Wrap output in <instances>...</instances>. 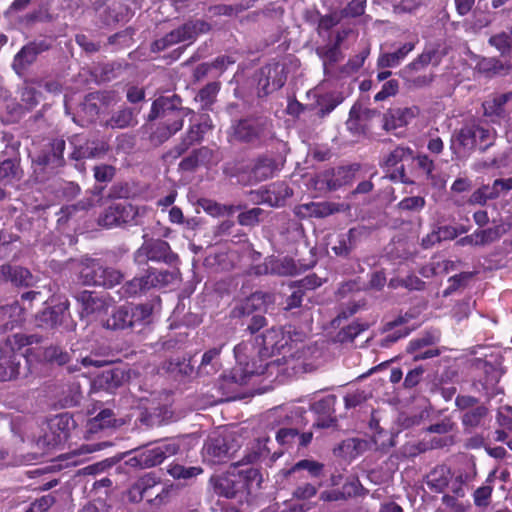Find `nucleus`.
<instances>
[{
	"mask_svg": "<svg viewBox=\"0 0 512 512\" xmlns=\"http://www.w3.org/2000/svg\"><path fill=\"white\" fill-rule=\"evenodd\" d=\"M252 345L249 343H240L234 348L236 365L229 376H223L220 388L223 394L235 392L236 386L246 385L253 376L264 374L266 371L270 374L274 372L283 373L287 376H293L306 371L305 362L300 354L290 355L263 363L262 360H250Z\"/></svg>",
	"mask_w": 512,
	"mask_h": 512,
	"instance_id": "1",
	"label": "nucleus"
},
{
	"mask_svg": "<svg viewBox=\"0 0 512 512\" xmlns=\"http://www.w3.org/2000/svg\"><path fill=\"white\" fill-rule=\"evenodd\" d=\"M192 111L181 106V99L177 95L159 97L151 107L148 120L162 119L163 122L151 134V141L159 145L182 129L184 118Z\"/></svg>",
	"mask_w": 512,
	"mask_h": 512,
	"instance_id": "2",
	"label": "nucleus"
},
{
	"mask_svg": "<svg viewBox=\"0 0 512 512\" xmlns=\"http://www.w3.org/2000/svg\"><path fill=\"white\" fill-rule=\"evenodd\" d=\"M497 133L493 128L486 127L480 122L467 121L451 136L450 149L457 159L466 158L476 148L487 150L496 140Z\"/></svg>",
	"mask_w": 512,
	"mask_h": 512,
	"instance_id": "3",
	"label": "nucleus"
},
{
	"mask_svg": "<svg viewBox=\"0 0 512 512\" xmlns=\"http://www.w3.org/2000/svg\"><path fill=\"white\" fill-rule=\"evenodd\" d=\"M179 449L180 445L176 440L164 441L152 448L137 451L126 463L132 468H150L177 454Z\"/></svg>",
	"mask_w": 512,
	"mask_h": 512,
	"instance_id": "4",
	"label": "nucleus"
},
{
	"mask_svg": "<svg viewBox=\"0 0 512 512\" xmlns=\"http://www.w3.org/2000/svg\"><path fill=\"white\" fill-rule=\"evenodd\" d=\"M149 261L174 265L178 262V256L172 252L168 242L161 239H148L135 251L134 262L138 266H145Z\"/></svg>",
	"mask_w": 512,
	"mask_h": 512,
	"instance_id": "5",
	"label": "nucleus"
},
{
	"mask_svg": "<svg viewBox=\"0 0 512 512\" xmlns=\"http://www.w3.org/2000/svg\"><path fill=\"white\" fill-rule=\"evenodd\" d=\"M210 29V24L203 20L189 21L163 38L156 40L153 47L155 50L161 51L180 42L194 41L198 35L205 34Z\"/></svg>",
	"mask_w": 512,
	"mask_h": 512,
	"instance_id": "6",
	"label": "nucleus"
},
{
	"mask_svg": "<svg viewBox=\"0 0 512 512\" xmlns=\"http://www.w3.org/2000/svg\"><path fill=\"white\" fill-rule=\"evenodd\" d=\"M290 341H301L303 334L292 330L291 327L285 330L269 329L263 334L255 337V344L258 346V354H272L276 351H280Z\"/></svg>",
	"mask_w": 512,
	"mask_h": 512,
	"instance_id": "7",
	"label": "nucleus"
},
{
	"mask_svg": "<svg viewBox=\"0 0 512 512\" xmlns=\"http://www.w3.org/2000/svg\"><path fill=\"white\" fill-rule=\"evenodd\" d=\"M130 203H117L109 206L99 218V224L111 228L122 224H138L137 218L144 212Z\"/></svg>",
	"mask_w": 512,
	"mask_h": 512,
	"instance_id": "8",
	"label": "nucleus"
},
{
	"mask_svg": "<svg viewBox=\"0 0 512 512\" xmlns=\"http://www.w3.org/2000/svg\"><path fill=\"white\" fill-rule=\"evenodd\" d=\"M76 299L80 304V316L88 321L95 320L105 314L110 306V300L104 295L91 291H82Z\"/></svg>",
	"mask_w": 512,
	"mask_h": 512,
	"instance_id": "9",
	"label": "nucleus"
},
{
	"mask_svg": "<svg viewBox=\"0 0 512 512\" xmlns=\"http://www.w3.org/2000/svg\"><path fill=\"white\" fill-rule=\"evenodd\" d=\"M52 40L49 38L36 39L29 42L15 55L13 60L14 70L20 74L29 65L35 62L37 56L50 49Z\"/></svg>",
	"mask_w": 512,
	"mask_h": 512,
	"instance_id": "10",
	"label": "nucleus"
},
{
	"mask_svg": "<svg viewBox=\"0 0 512 512\" xmlns=\"http://www.w3.org/2000/svg\"><path fill=\"white\" fill-rule=\"evenodd\" d=\"M225 437L217 435L209 437L202 448L203 460L209 464H218L229 459L233 451Z\"/></svg>",
	"mask_w": 512,
	"mask_h": 512,
	"instance_id": "11",
	"label": "nucleus"
},
{
	"mask_svg": "<svg viewBox=\"0 0 512 512\" xmlns=\"http://www.w3.org/2000/svg\"><path fill=\"white\" fill-rule=\"evenodd\" d=\"M260 73L261 77L259 78L258 86L264 95L283 87L287 79L285 68L279 63L263 67Z\"/></svg>",
	"mask_w": 512,
	"mask_h": 512,
	"instance_id": "12",
	"label": "nucleus"
},
{
	"mask_svg": "<svg viewBox=\"0 0 512 512\" xmlns=\"http://www.w3.org/2000/svg\"><path fill=\"white\" fill-rule=\"evenodd\" d=\"M345 210L344 204L334 202H310L298 207L297 214L302 217L324 218Z\"/></svg>",
	"mask_w": 512,
	"mask_h": 512,
	"instance_id": "13",
	"label": "nucleus"
},
{
	"mask_svg": "<svg viewBox=\"0 0 512 512\" xmlns=\"http://www.w3.org/2000/svg\"><path fill=\"white\" fill-rule=\"evenodd\" d=\"M212 481L215 493L226 498H233L244 489L243 482L233 472L212 478Z\"/></svg>",
	"mask_w": 512,
	"mask_h": 512,
	"instance_id": "14",
	"label": "nucleus"
},
{
	"mask_svg": "<svg viewBox=\"0 0 512 512\" xmlns=\"http://www.w3.org/2000/svg\"><path fill=\"white\" fill-rule=\"evenodd\" d=\"M419 114L417 107L397 108L384 116V128L387 131L395 130L408 125Z\"/></svg>",
	"mask_w": 512,
	"mask_h": 512,
	"instance_id": "15",
	"label": "nucleus"
},
{
	"mask_svg": "<svg viewBox=\"0 0 512 512\" xmlns=\"http://www.w3.org/2000/svg\"><path fill=\"white\" fill-rule=\"evenodd\" d=\"M71 419L68 415H58L49 421V429L52 437L45 436V441L50 446H57L67 440L69 436Z\"/></svg>",
	"mask_w": 512,
	"mask_h": 512,
	"instance_id": "16",
	"label": "nucleus"
},
{
	"mask_svg": "<svg viewBox=\"0 0 512 512\" xmlns=\"http://www.w3.org/2000/svg\"><path fill=\"white\" fill-rule=\"evenodd\" d=\"M67 310V303H59L51 308H46L37 315V325L42 328H55L63 323Z\"/></svg>",
	"mask_w": 512,
	"mask_h": 512,
	"instance_id": "17",
	"label": "nucleus"
},
{
	"mask_svg": "<svg viewBox=\"0 0 512 512\" xmlns=\"http://www.w3.org/2000/svg\"><path fill=\"white\" fill-rule=\"evenodd\" d=\"M350 171L345 167L327 170L317 176V183L325 186L328 190H336L350 182Z\"/></svg>",
	"mask_w": 512,
	"mask_h": 512,
	"instance_id": "18",
	"label": "nucleus"
},
{
	"mask_svg": "<svg viewBox=\"0 0 512 512\" xmlns=\"http://www.w3.org/2000/svg\"><path fill=\"white\" fill-rule=\"evenodd\" d=\"M24 355L20 353H3L0 356V381H10L20 374Z\"/></svg>",
	"mask_w": 512,
	"mask_h": 512,
	"instance_id": "19",
	"label": "nucleus"
},
{
	"mask_svg": "<svg viewBox=\"0 0 512 512\" xmlns=\"http://www.w3.org/2000/svg\"><path fill=\"white\" fill-rule=\"evenodd\" d=\"M512 93H505L494 96L483 103L484 115L488 117L503 118L507 115L509 108H512Z\"/></svg>",
	"mask_w": 512,
	"mask_h": 512,
	"instance_id": "20",
	"label": "nucleus"
},
{
	"mask_svg": "<svg viewBox=\"0 0 512 512\" xmlns=\"http://www.w3.org/2000/svg\"><path fill=\"white\" fill-rule=\"evenodd\" d=\"M0 279L10 280L15 285L31 286L34 284V277L29 270L23 267H12L10 265H2L0 267Z\"/></svg>",
	"mask_w": 512,
	"mask_h": 512,
	"instance_id": "21",
	"label": "nucleus"
},
{
	"mask_svg": "<svg viewBox=\"0 0 512 512\" xmlns=\"http://www.w3.org/2000/svg\"><path fill=\"white\" fill-rule=\"evenodd\" d=\"M51 151L48 154L39 156L35 163L42 167H50L55 169L63 164V152L65 149V141L63 139H54L51 144Z\"/></svg>",
	"mask_w": 512,
	"mask_h": 512,
	"instance_id": "22",
	"label": "nucleus"
},
{
	"mask_svg": "<svg viewBox=\"0 0 512 512\" xmlns=\"http://www.w3.org/2000/svg\"><path fill=\"white\" fill-rule=\"evenodd\" d=\"M272 301V296L269 293L255 292L250 295L239 308L234 310V313L239 315H249L254 311H265L266 307Z\"/></svg>",
	"mask_w": 512,
	"mask_h": 512,
	"instance_id": "23",
	"label": "nucleus"
},
{
	"mask_svg": "<svg viewBox=\"0 0 512 512\" xmlns=\"http://www.w3.org/2000/svg\"><path fill=\"white\" fill-rule=\"evenodd\" d=\"M108 151V144L104 141L90 140L75 148L71 157L75 160L85 158H98Z\"/></svg>",
	"mask_w": 512,
	"mask_h": 512,
	"instance_id": "24",
	"label": "nucleus"
},
{
	"mask_svg": "<svg viewBox=\"0 0 512 512\" xmlns=\"http://www.w3.org/2000/svg\"><path fill=\"white\" fill-rule=\"evenodd\" d=\"M220 352L221 348H212L203 354L200 365L197 369V375L199 377L212 376L220 370Z\"/></svg>",
	"mask_w": 512,
	"mask_h": 512,
	"instance_id": "25",
	"label": "nucleus"
},
{
	"mask_svg": "<svg viewBox=\"0 0 512 512\" xmlns=\"http://www.w3.org/2000/svg\"><path fill=\"white\" fill-rule=\"evenodd\" d=\"M131 327H144L149 325L153 319V306L151 304H129Z\"/></svg>",
	"mask_w": 512,
	"mask_h": 512,
	"instance_id": "26",
	"label": "nucleus"
},
{
	"mask_svg": "<svg viewBox=\"0 0 512 512\" xmlns=\"http://www.w3.org/2000/svg\"><path fill=\"white\" fill-rule=\"evenodd\" d=\"M452 478L450 469L445 466L435 467L427 476V485L435 492L441 493L448 487Z\"/></svg>",
	"mask_w": 512,
	"mask_h": 512,
	"instance_id": "27",
	"label": "nucleus"
},
{
	"mask_svg": "<svg viewBox=\"0 0 512 512\" xmlns=\"http://www.w3.org/2000/svg\"><path fill=\"white\" fill-rule=\"evenodd\" d=\"M415 48L412 42L405 43L397 51L392 53H383L379 56L377 65L379 68H393L398 66L405 57Z\"/></svg>",
	"mask_w": 512,
	"mask_h": 512,
	"instance_id": "28",
	"label": "nucleus"
},
{
	"mask_svg": "<svg viewBox=\"0 0 512 512\" xmlns=\"http://www.w3.org/2000/svg\"><path fill=\"white\" fill-rule=\"evenodd\" d=\"M103 265L97 260H89L83 264L80 270V277L86 285H101L103 282Z\"/></svg>",
	"mask_w": 512,
	"mask_h": 512,
	"instance_id": "29",
	"label": "nucleus"
},
{
	"mask_svg": "<svg viewBox=\"0 0 512 512\" xmlns=\"http://www.w3.org/2000/svg\"><path fill=\"white\" fill-rule=\"evenodd\" d=\"M151 288H153V284L150 282L148 274H146L141 277H134L132 280L127 281L121 287V294L123 297H134L145 293Z\"/></svg>",
	"mask_w": 512,
	"mask_h": 512,
	"instance_id": "30",
	"label": "nucleus"
},
{
	"mask_svg": "<svg viewBox=\"0 0 512 512\" xmlns=\"http://www.w3.org/2000/svg\"><path fill=\"white\" fill-rule=\"evenodd\" d=\"M105 327L112 330L132 328L129 314V306L123 305L117 308L106 320Z\"/></svg>",
	"mask_w": 512,
	"mask_h": 512,
	"instance_id": "31",
	"label": "nucleus"
},
{
	"mask_svg": "<svg viewBox=\"0 0 512 512\" xmlns=\"http://www.w3.org/2000/svg\"><path fill=\"white\" fill-rule=\"evenodd\" d=\"M150 282L153 284V288H162L173 284L178 281L179 272L173 271H157L149 270L147 272Z\"/></svg>",
	"mask_w": 512,
	"mask_h": 512,
	"instance_id": "32",
	"label": "nucleus"
},
{
	"mask_svg": "<svg viewBox=\"0 0 512 512\" xmlns=\"http://www.w3.org/2000/svg\"><path fill=\"white\" fill-rule=\"evenodd\" d=\"M163 368L167 372L176 376H190L194 371V367L190 360L179 357L166 361L163 365Z\"/></svg>",
	"mask_w": 512,
	"mask_h": 512,
	"instance_id": "33",
	"label": "nucleus"
},
{
	"mask_svg": "<svg viewBox=\"0 0 512 512\" xmlns=\"http://www.w3.org/2000/svg\"><path fill=\"white\" fill-rule=\"evenodd\" d=\"M136 123L134 113L130 108H123L112 115L106 125L111 128H126Z\"/></svg>",
	"mask_w": 512,
	"mask_h": 512,
	"instance_id": "34",
	"label": "nucleus"
},
{
	"mask_svg": "<svg viewBox=\"0 0 512 512\" xmlns=\"http://www.w3.org/2000/svg\"><path fill=\"white\" fill-rule=\"evenodd\" d=\"M37 342H39V339L35 335L27 336L21 333L10 335L5 340V346L9 349V351H6L5 353H17L16 350Z\"/></svg>",
	"mask_w": 512,
	"mask_h": 512,
	"instance_id": "35",
	"label": "nucleus"
},
{
	"mask_svg": "<svg viewBox=\"0 0 512 512\" xmlns=\"http://www.w3.org/2000/svg\"><path fill=\"white\" fill-rule=\"evenodd\" d=\"M113 360L110 357L108 349H102L100 351H93L89 355L82 358L81 363L84 367L93 366L101 368L111 364Z\"/></svg>",
	"mask_w": 512,
	"mask_h": 512,
	"instance_id": "36",
	"label": "nucleus"
},
{
	"mask_svg": "<svg viewBox=\"0 0 512 512\" xmlns=\"http://www.w3.org/2000/svg\"><path fill=\"white\" fill-rule=\"evenodd\" d=\"M113 422L114 418L112 411L104 409L88 422L87 431L89 433H96L98 430L111 427Z\"/></svg>",
	"mask_w": 512,
	"mask_h": 512,
	"instance_id": "37",
	"label": "nucleus"
},
{
	"mask_svg": "<svg viewBox=\"0 0 512 512\" xmlns=\"http://www.w3.org/2000/svg\"><path fill=\"white\" fill-rule=\"evenodd\" d=\"M259 134V126L254 120L240 121L235 127V136L243 141H251Z\"/></svg>",
	"mask_w": 512,
	"mask_h": 512,
	"instance_id": "38",
	"label": "nucleus"
},
{
	"mask_svg": "<svg viewBox=\"0 0 512 512\" xmlns=\"http://www.w3.org/2000/svg\"><path fill=\"white\" fill-rule=\"evenodd\" d=\"M211 125L205 119L200 123L191 125L183 138V142L189 147L194 143L200 142L204 134L210 129Z\"/></svg>",
	"mask_w": 512,
	"mask_h": 512,
	"instance_id": "39",
	"label": "nucleus"
},
{
	"mask_svg": "<svg viewBox=\"0 0 512 512\" xmlns=\"http://www.w3.org/2000/svg\"><path fill=\"white\" fill-rule=\"evenodd\" d=\"M413 158V151L409 147L398 146L392 150L384 159L386 168L397 167L404 160Z\"/></svg>",
	"mask_w": 512,
	"mask_h": 512,
	"instance_id": "40",
	"label": "nucleus"
},
{
	"mask_svg": "<svg viewBox=\"0 0 512 512\" xmlns=\"http://www.w3.org/2000/svg\"><path fill=\"white\" fill-rule=\"evenodd\" d=\"M282 263H280L278 260L270 259L266 260L265 262L252 266L248 273L250 275H267V274H284L286 271H282L281 269Z\"/></svg>",
	"mask_w": 512,
	"mask_h": 512,
	"instance_id": "41",
	"label": "nucleus"
},
{
	"mask_svg": "<svg viewBox=\"0 0 512 512\" xmlns=\"http://www.w3.org/2000/svg\"><path fill=\"white\" fill-rule=\"evenodd\" d=\"M489 200L496 199L512 190V178L496 179L492 185H484Z\"/></svg>",
	"mask_w": 512,
	"mask_h": 512,
	"instance_id": "42",
	"label": "nucleus"
},
{
	"mask_svg": "<svg viewBox=\"0 0 512 512\" xmlns=\"http://www.w3.org/2000/svg\"><path fill=\"white\" fill-rule=\"evenodd\" d=\"M104 97L105 96L102 95H92V93L86 96L82 104V109L90 120L104 112L100 106L101 99H105Z\"/></svg>",
	"mask_w": 512,
	"mask_h": 512,
	"instance_id": "43",
	"label": "nucleus"
},
{
	"mask_svg": "<svg viewBox=\"0 0 512 512\" xmlns=\"http://www.w3.org/2000/svg\"><path fill=\"white\" fill-rule=\"evenodd\" d=\"M489 43L502 55L509 54L512 50V27L510 33L501 32L490 37Z\"/></svg>",
	"mask_w": 512,
	"mask_h": 512,
	"instance_id": "44",
	"label": "nucleus"
},
{
	"mask_svg": "<svg viewBox=\"0 0 512 512\" xmlns=\"http://www.w3.org/2000/svg\"><path fill=\"white\" fill-rule=\"evenodd\" d=\"M238 479L241 480L244 484V488L250 492V489L255 487H260L262 482V476L259 473V470L253 467L247 468L245 470H241L237 474Z\"/></svg>",
	"mask_w": 512,
	"mask_h": 512,
	"instance_id": "45",
	"label": "nucleus"
},
{
	"mask_svg": "<svg viewBox=\"0 0 512 512\" xmlns=\"http://www.w3.org/2000/svg\"><path fill=\"white\" fill-rule=\"evenodd\" d=\"M43 359L50 363L64 365L69 361V354L61 347L51 345L43 351Z\"/></svg>",
	"mask_w": 512,
	"mask_h": 512,
	"instance_id": "46",
	"label": "nucleus"
},
{
	"mask_svg": "<svg viewBox=\"0 0 512 512\" xmlns=\"http://www.w3.org/2000/svg\"><path fill=\"white\" fill-rule=\"evenodd\" d=\"M21 177L18 164L11 159L0 162V181L10 182Z\"/></svg>",
	"mask_w": 512,
	"mask_h": 512,
	"instance_id": "47",
	"label": "nucleus"
},
{
	"mask_svg": "<svg viewBox=\"0 0 512 512\" xmlns=\"http://www.w3.org/2000/svg\"><path fill=\"white\" fill-rule=\"evenodd\" d=\"M208 153L209 151L205 147L193 151L192 154L184 158L179 163V168L183 171L194 170L203 161V158L208 155Z\"/></svg>",
	"mask_w": 512,
	"mask_h": 512,
	"instance_id": "48",
	"label": "nucleus"
},
{
	"mask_svg": "<svg viewBox=\"0 0 512 512\" xmlns=\"http://www.w3.org/2000/svg\"><path fill=\"white\" fill-rule=\"evenodd\" d=\"M168 473L175 479H189L201 474L202 469L196 466L185 467L180 464H171Z\"/></svg>",
	"mask_w": 512,
	"mask_h": 512,
	"instance_id": "49",
	"label": "nucleus"
},
{
	"mask_svg": "<svg viewBox=\"0 0 512 512\" xmlns=\"http://www.w3.org/2000/svg\"><path fill=\"white\" fill-rule=\"evenodd\" d=\"M487 414V409L484 406H477L464 413L462 422L466 427H477Z\"/></svg>",
	"mask_w": 512,
	"mask_h": 512,
	"instance_id": "50",
	"label": "nucleus"
},
{
	"mask_svg": "<svg viewBox=\"0 0 512 512\" xmlns=\"http://www.w3.org/2000/svg\"><path fill=\"white\" fill-rule=\"evenodd\" d=\"M219 90L220 84L217 82L209 83L202 88L197 95V99L202 103V107L207 108L210 106L214 102Z\"/></svg>",
	"mask_w": 512,
	"mask_h": 512,
	"instance_id": "51",
	"label": "nucleus"
},
{
	"mask_svg": "<svg viewBox=\"0 0 512 512\" xmlns=\"http://www.w3.org/2000/svg\"><path fill=\"white\" fill-rule=\"evenodd\" d=\"M101 276L103 282H101L100 286L105 288H113L114 286L120 284L124 277L121 271L106 266H103V274Z\"/></svg>",
	"mask_w": 512,
	"mask_h": 512,
	"instance_id": "52",
	"label": "nucleus"
},
{
	"mask_svg": "<svg viewBox=\"0 0 512 512\" xmlns=\"http://www.w3.org/2000/svg\"><path fill=\"white\" fill-rule=\"evenodd\" d=\"M335 402V396L328 395L318 401L313 402L310 408L313 412L317 414L328 415L333 411Z\"/></svg>",
	"mask_w": 512,
	"mask_h": 512,
	"instance_id": "53",
	"label": "nucleus"
},
{
	"mask_svg": "<svg viewBox=\"0 0 512 512\" xmlns=\"http://www.w3.org/2000/svg\"><path fill=\"white\" fill-rule=\"evenodd\" d=\"M369 53V49H364L359 54L349 59L347 64L343 66L342 72L346 74H353L357 72L363 66Z\"/></svg>",
	"mask_w": 512,
	"mask_h": 512,
	"instance_id": "54",
	"label": "nucleus"
},
{
	"mask_svg": "<svg viewBox=\"0 0 512 512\" xmlns=\"http://www.w3.org/2000/svg\"><path fill=\"white\" fill-rule=\"evenodd\" d=\"M156 483V478L152 474H146L133 485L132 493H137L140 498H143L147 490L155 486Z\"/></svg>",
	"mask_w": 512,
	"mask_h": 512,
	"instance_id": "55",
	"label": "nucleus"
},
{
	"mask_svg": "<svg viewBox=\"0 0 512 512\" xmlns=\"http://www.w3.org/2000/svg\"><path fill=\"white\" fill-rule=\"evenodd\" d=\"M353 233L354 230L351 229L347 234L340 236L338 244L332 247V250L336 255L346 256L350 253V251L353 248V245L351 243Z\"/></svg>",
	"mask_w": 512,
	"mask_h": 512,
	"instance_id": "56",
	"label": "nucleus"
},
{
	"mask_svg": "<svg viewBox=\"0 0 512 512\" xmlns=\"http://www.w3.org/2000/svg\"><path fill=\"white\" fill-rule=\"evenodd\" d=\"M425 206V199L421 196H411L402 199L398 207L403 211H420Z\"/></svg>",
	"mask_w": 512,
	"mask_h": 512,
	"instance_id": "57",
	"label": "nucleus"
},
{
	"mask_svg": "<svg viewBox=\"0 0 512 512\" xmlns=\"http://www.w3.org/2000/svg\"><path fill=\"white\" fill-rule=\"evenodd\" d=\"M367 327L366 324L354 322L341 330L339 333L340 339L341 341H353Z\"/></svg>",
	"mask_w": 512,
	"mask_h": 512,
	"instance_id": "58",
	"label": "nucleus"
},
{
	"mask_svg": "<svg viewBox=\"0 0 512 512\" xmlns=\"http://www.w3.org/2000/svg\"><path fill=\"white\" fill-rule=\"evenodd\" d=\"M40 93L32 86H25L21 91V101L26 109H32L40 100Z\"/></svg>",
	"mask_w": 512,
	"mask_h": 512,
	"instance_id": "59",
	"label": "nucleus"
},
{
	"mask_svg": "<svg viewBox=\"0 0 512 512\" xmlns=\"http://www.w3.org/2000/svg\"><path fill=\"white\" fill-rule=\"evenodd\" d=\"M493 487L491 485H483L477 488L473 494L474 503L478 507H487L490 502Z\"/></svg>",
	"mask_w": 512,
	"mask_h": 512,
	"instance_id": "60",
	"label": "nucleus"
},
{
	"mask_svg": "<svg viewBox=\"0 0 512 512\" xmlns=\"http://www.w3.org/2000/svg\"><path fill=\"white\" fill-rule=\"evenodd\" d=\"M367 0H351L341 11V17H358L365 11Z\"/></svg>",
	"mask_w": 512,
	"mask_h": 512,
	"instance_id": "61",
	"label": "nucleus"
},
{
	"mask_svg": "<svg viewBox=\"0 0 512 512\" xmlns=\"http://www.w3.org/2000/svg\"><path fill=\"white\" fill-rule=\"evenodd\" d=\"M263 210L260 208H252L238 215V222L243 226H254L259 222V218Z\"/></svg>",
	"mask_w": 512,
	"mask_h": 512,
	"instance_id": "62",
	"label": "nucleus"
},
{
	"mask_svg": "<svg viewBox=\"0 0 512 512\" xmlns=\"http://www.w3.org/2000/svg\"><path fill=\"white\" fill-rule=\"evenodd\" d=\"M508 229V225L501 223L494 227L481 230V232L484 235L485 241L487 242V244H489L498 240L502 235H504L508 231Z\"/></svg>",
	"mask_w": 512,
	"mask_h": 512,
	"instance_id": "63",
	"label": "nucleus"
},
{
	"mask_svg": "<svg viewBox=\"0 0 512 512\" xmlns=\"http://www.w3.org/2000/svg\"><path fill=\"white\" fill-rule=\"evenodd\" d=\"M346 126L355 134L363 132V126L360 123V107L353 106L351 108Z\"/></svg>",
	"mask_w": 512,
	"mask_h": 512,
	"instance_id": "64",
	"label": "nucleus"
}]
</instances>
